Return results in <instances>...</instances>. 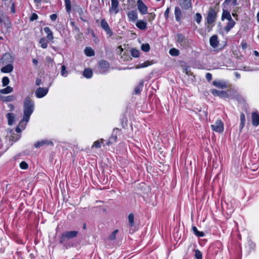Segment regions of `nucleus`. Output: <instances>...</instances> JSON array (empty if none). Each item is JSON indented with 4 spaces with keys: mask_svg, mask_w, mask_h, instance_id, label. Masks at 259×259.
I'll return each instance as SVG.
<instances>
[{
    "mask_svg": "<svg viewBox=\"0 0 259 259\" xmlns=\"http://www.w3.org/2000/svg\"><path fill=\"white\" fill-rule=\"evenodd\" d=\"M34 110V102L29 97H26L23 103V116L24 119L30 118Z\"/></svg>",
    "mask_w": 259,
    "mask_h": 259,
    "instance_id": "f257e3e1",
    "label": "nucleus"
},
{
    "mask_svg": "<svg viewBox=\"0 0 259 259\" xmlns=\"http://www.w3.org/2000/svg\"><path fill=\"white\" fill-rule=\"evenodd\" d=\"M78 233L77 231H66L60 237L59 242L67 248V243L69 239L76 237Z\"/></svg>",
    "mask_w": 259,
    "mask_h": 259,
    "instance_id": "f03ea898",
    "label": "nucleus"
},
{
    "mask_svg": "<svg viewBox=\"0 0 259 259\" xmlns=\"http://www.w3.org/2000/svg\"><path fill=\"white\" fill-rule=\"evenodd\" d=\"M217 17V12L212 8H210L208 12L207 16V23L208 24H211L213 23L216 20Z\"/></svg>",
    "mask_w": 259,
    "mask_h": 259,
    "instance_id": "7ed1b4c3",
    "label": "nucleus"
},
{
    "mask_svg": "<svg viewBox=\"0 0 259 259\" xmlns=\"http://www.w3.org/2000/svg\"><path fill=\"white\" fill-rule=\"evenodd\" d=\"M211 129L217 133H222L224 131V123L221 119L216 120L213 124L211 125Z\"/></svg>",
    "mask_w": 259,
    "mask_h": 259,
    "instance_id": "20e7f679",
    "label": "nucleus"
},
{
    "mask_svg": "<svg viewBox=\"0 0 259 259\" xmlns=\"http://www.w3.org/2000/svg\"><path fill=\"white\" fill-rule=\"evenodd\" d=\"M100 25L101 28L106 32L107 35L109 37L113 35V31L105 19H103L101 20Z\"/></svg>",
    "mask_w": 259,
    "mask_h": 259,
    "instance_id": "39448f33",
    "label": "nucleus"
},
{
    "mask_svg": "<svg viewBox=\"0 0 259 259\" xmlns=\"http://www.w3.org/2000/svg\"><path fill=\"white\" fill-rule=\"evenodd\" d=\"M119 133V130L118 128L113 129L112 133L110 137L109 138L106 144L108 146L115 143L117 139V135Z\"/></svg>",
    "mask_w": 259,
    "mask_h": 259,
    "instance_id": "423d86ee",
    "label": "nucleus"
},
{
    "mask_svg": "<svg viewBox=\"0 0 259 259\" xmlns=\"http://www.w3.org/2000/svg\"><path fill=\"white\" fill-rule=\"evenodd\" d=\"M49 92L48 88L39 87L35 91V95L37 98H41L45 97Z\"/></svg>",
    "mask_w": 259,
    "mask_h": 259,
    "instance_id": "0eeeda50",
    "label": "nucleus"
},
{
    "mask_svg": "<svg viewBox=\"0 0 259 259\" xmlns=\"http://www.w3.org/2000/svg\"><path fill=\"white\" fill-rule=\"evenodd\" d=\"M109 67V64L105 60H102L99 63V73L103 74L105 73Z\"/></svg>",
    "mask_w": 259,
    "mask_h": 259,
    "instance_id": "6e6552de",
    "label": "nucleus"
},
{
    "mask_svg": "<svg viewBox=\"0 0 259 259\" xmlns=\"http://www.w3.org/2000/svg\"><path fill=\"white\" fill-rule=\"evenodd\" d=\"M177 42L183 48H186L188 46V40L186 38L185 36L179 33L177 35Z\"/></svg>",
    "mask_w": 259,
    "mask_h": 259,
    "instance_id": "1a4fd4ad",
    "label": "nucleus"
},
{
    "mask_svg": "<svg viewBox=\"0 0 259 259\" xmlns=\"http://www.w3.org/2000/svg\"><path fill=\"white\" fill-rule=\"evenodd\" d=\"M210 92L214 96H218L223 99L228 98L227 91L211 89Z\"/></svg>",
    "mask_w": 259,
    "mask_h": 259,
    "instance_id": "9d476101",
    "label": "nucleus"
},
{
    "mask_svg": "<svg viewBox=\"0 0 259 259\" xmlns=\"http://www.w3.org/2000/svg\"><path fill=\"white\" fill-rule=\"evenodd\" d=\"M45 145L53 146L54 145V144H53V143L52 141L49 140L44 139V140L36 142L34 144V146L35 147V148H38L40 147H42Z\"/></svg>",
    "mask_w": 259,
    "mask_h": 259,
    "instance_id": "9b49d317",
    "label": "nucleus"
},
{
    "mask_svg": "<svg viewBox=\"0 0 259 259\" xmlns=\"http://www.w3.org/2000/svg\"><path fill=\"white\" fill-rule=\"evenodd\" d=\"M1 60L4 64H12L14 61L13 57L9 53H5L2 57Z\"/></svg>",
    "mask_w": 259,
    "mask_h": 259,
    "instance_id": "f8f14e48",
    "label": "nucleus"
},
{
    "mask_svg": "<svg viewBox=\"0 0 259 259\" xmlns=\"http://www.w3.org/2000/svg\"><path fill=\"white\" fill-rule=\"evenodd\" d=\"M119 2L118 0H111V6L109 9L110 13H113L115 15L119 12Z\"/></svg>",
    "mask_w": 259,
    "mask_h": 259,
    "instance_id": "ddd939ff",
    "label": "nucleus"
},
{
    "mask_svg": "<svg viewBox=\"0 0 259 259\" xmlns=\"http://www.w3.org/2000/svg\"><path fill=\"white\" fill-rule=\"evenodd\" d=\"M255 244L251 239H248L245 245V249L247 252V254H249L255 250Z\"/></svg>",
    "mask_w": 259,
    "mask_h": 259,
    "instance_id": "4468645a",
    "label": "nucleus"
},
{
    "mask_svg": "<svg viewBox=\"0 0 259 259\" xmlns=\"http://www.w3.org/2000/svg\"><path fill=\"white\" fill-rule=\"evenodd\" d=\"M138 9L142 15L147 13V7L141 0H138Z\"/></svg>",
    "mask_w": 259,
    "mask_h": 259,
    "instance_id": "2eb2a0df",
    "label": "nucleus"
},
{
    "mask_svg": "<svg viewBox=\"0 0 259 259\" xmlns=\"http://www.w3.org/2000/svg\"><path fill=\"white\" fill-rule=\"evenodd\" d=\"M180 6L185 10L192 8L191 0H180Z\"/></svg>",
    "mask_w": 259,
    "mask_h": 259,
    "instance_id": "dca6fc26",
    "label": "nucleus"
},
{
    "mask_svg": "<svg viewBox=\"0 0 259 259\" xmlns=\"http://www.w3.org/2000/svg\"><path fill=\"white\" fill-rule=\"evenodd\" d=\"M147 23L146 20H138L136 26L140 30H144L147 28Z\"/></svg>",
    "mask_w": 259,
    "mask_h": 259,
    "instance_id": "f3484780",
    "label": "nucleus"
},
{
    "mask_svg": "<svg viewBox=\"0 0 259 259\" xmlns=\"http://www.w3.org/2000/svg\"><path fill=\"white\" fill-rule=\"evenodd\" d=\"M209 43L212 47L214 48L217 47L219 43L218 36L216 35L212 36L209 39Z\"/></svg>",
    "mask_w": 259,
    "mask_h": 259,
    "instance_id": "a211bd4d",
    "label": "nucleus"
},
{
    "mask_svg": "<svg viewBox=\"0 0 259 259\" xmlns=\"http://www.w3.org/2000/svg\"><path fill=\"white\" fill-rule=\"evenodd\" d=\"M175 15L176 20L177 22H180L182 17V13L181 9L178 7H175Z\"/></svg>",
    "mask_w": 259,
    "mask_h": 259,
    "instance_id": "6ab92c4d",
    "label": "nucleus"
},
{
    "mask_svg": "<svg viewBox=\"0 0 259 259\" xmlns=\"http://www.w3.org/2000/svg\"><path fill=\"white\" fill-rule=\"evenodd\" d=\"M228 21L229 22H228L227 25L224 27V30L227 33L230 31L235 25V22L233 20V19Z\"/></svg>",
    "mask_w": 259,
    "mask_h": 259,
    "instance_id": "aec40b11",
    "label": "nucleus"
},
{
    "mask_svg": "<svg viewBox=\"0 0 259 259\" xmlns=\"http://www.w3.org/2000/svg\"><path fill=\"white\" fill-rule=\"evenodd\" d=\"M252 123L255 126L259 124V114L256 112L252 113Z\"/></svg>",
    "mask_w": 259,
    "mask_h": 259,
    "instance_id": "412c9836",
    "label": "nucleus"
},
{
    "mask_svg": "<svg viewBox=\"0 0 259 259\" xmlns=\"http://www.w3.org/2000/svg\"><path fill=\"white\" fill-rule=\"evenodd\" d=\"M13 65L12 64H7L4 67H2L1 69L2 72L3 73H10L13 70Z\"/></svg>",
    "mask_w": 259,
    "mask_h": 259,
    "instance_id": "4be33fe9",
    "label": "nucleus"
},
{
    "mask_svg": "<svg viewBox=\"0 0 259 259\" xmlns=\"http://www.w3.org/2000/svg\"><path fill=\"white\" fill-rule=\"evenodd\" d=\"M213 84L219 89H224L227 88V84L225 82L220 81H213Z\"/></svg>",
    "mask_w": 259,
    "mask_h": 259,
    "instance_id": "5701e85b",
    "label": "nucleus"
},
{
    "mask_svg": "<svg viewBox=\"0 0 259 259\" xmlns=\"http://www.w3.org/2000/svg\"><path fill=\"white\" fill-rule=\"evenodd\" d=\"M228 98L231 99H234L235 98L238 97V93L233 90H229L227 91Z\"/></svg>",
    "mask_w": 259,
    "mask_h": 259,
    "instance_id": "b1692460",
    "label": "nucleus"
},
{
    "mask_svg": "<svg viewBox=\"0 0 259 259\" xmlns=\"http://www.w3.org/2000/svg\"><path fill=\"white\" fill-rule=\"evenodd\" d=\"M225 19L228 20L232 19V17L230 12L227 10H223L221 20L224 21Z\"/></svg>",
    "mask_w": 259,
    "mask_h": 259,
    "instance_id": "393cba45",
    "label": "nucleus"
},
{
    "mask_svg": "<svg viewBox=\"0 0 259 259\" xmlns=\"http://www.w3.org/2000/svg\"><path fill=\"white\" fill-rule=\"evenodd\" d=\"M143 85H144V81H141L139 82V84L138 85H137L136 87H135V89H134L135 94H136V95L140 94V93L143 89Z\"/></svg>",
    "mask_w": 259,
    "mask_h": 259,
    "instance_id": "a878e982",
    "label": "nucleus"
},
{
    "mask_svg": "<svg viewBox=\"0 0 259 259\" xmlns=\"http://www.w3.org/2000/svg\"><path fill=\"white\" fill-rule=\"evenodd\" d=\"M83 75L87 78H91L93 76L92 70L89 68L84 69L83 72Z\"/></svg>",
    "mask_w": 259,
    "mask_h": 259,
    "instance_id": "bb28decb",
    "label": "nucleus"
},
{
    "mask_svg": "<svg viewBox=\"0 0 259 259\" xmlns=\"http://www.w3.org/2000/svg\"><path fill=\"white\" fill-rule=\"evenodd\" d=\"M127 17L132 21H135L138 18L137 13L134 11H132L128 12Z\"/></svg>",
    "mask_w": 259,
    "mask_h": 259,
    "instance_id": "cd10ccee",
    "label": "nucleus"
},
{
    "mask_svg": "<svg viewBox=\"0 0 259 259\" xmlns=\"http://www.w3.org/2000/svg\"><path fill=\"white\" fill-rule=\"evenodd\" d=\"M9 125H12L15 120V115L13 113H8L6 115Z\"/></svg>",
    "mask_w": 259,
    "mask_h": 259,
    "instance_id": "c85d7f7f",
    "label": "nucleus"
},
{
    "mask_svg": "<svg viewBox=\"0 0 259 259\" xmlns=\"http://www.w3.org/2000/svg\"><path fill=\"white\" fill-rule=\"evenodd\" d=\"M30 118H25L24 119V116H23V118L21 120L20 122L19 123L18 125L22 129L24 130L25 127L27 124V122L29 121Z\"/></svg>",
    "mask_w": 259,
    "mask_h": 259,
    "instance_id": "c756f323",
    "label": "nucleus"
},
{
    "mask_svg": "<svg viewBox=\"0 0 259 259\" xmlns=\"http://www.w3.org/2000/svg\"><path fill=\"white\" fill-rule=\"evenodd\" d=\"M192 231L194 233V234L198 237H202L204 236L205 234L202 231H199L195 226L192 227Z\"/></svg>",
    "mask_w": 259,
    "mask_h": 259,
    "instance_id": "7c9ffc66",
    "label": "nucleus"
},
{
    "mask_svg": "<svg viewBox=\"0 0 259 259\" xmlns=\"http://www.w3.org/2000/svg\"><path fill=\"white\" fill-rule=\"evenodd\" d=\"M152 64H153V63L152 62L149 61H147L143 63H140V64L137 65V66H136L135 67L136 69H140V68L148 67V66L152 65Z\"/></svg>",
    "mask_w": 259,
    "mask_h": 259,
    "instance_id": "2f4dec72",
    "label": "nucleus"
},
{
    "mask_svg": "<svg viewBox=\"0 0 259 259\" xmlns=\"http://www.w3.org/2000/svg\"><path fill=\"white\" fill-rule=\"evenodd\" d=\"M245 116L243 113L240 114V124L239 125L240 130H242L245 125Z\"/></svg>",
    "mask_w": 259,
    "mask_h": 259,
    "instance_id": "473e14b6",
    "label": "nucleus"
},
{
    "mask_svg": "<svg viewBox=\"0 0 259 259\" xmlns=\"http://www.w3.org/2000/svg\"><path fill=\"white\" fill-rule=\"evenodd\" d=\"M84 53L87 56L91 57L95 55V52L91 48L87 47L84 50Z\"/></svg>",
    "mask_w": 259,
    "mask_h": 259,
    "instance_id": "72a5a7b5",
    "label": "nucleus"
},
{
    "mask_svg": "<svg viewBox=\"0 0 259 259\" xmlns=\"http://www.w3.org/2000/svg\"><path fill=\"white\" fill-rule=\"evenodd\" d=\"M13 89L10 86L7 87L6 88L0 90V93L3 94H7L13 92Z\"/></svg>",
    "mask_w": 259,
    "mask_h": 259,
    "instance_id": "f704fd0d",
    "label": "nucleus"
},
{
    "mask_svg": "<svg viewBox=\"0 0 259 259\" xmlns=\"http://www.w3.org/2000/svg\"><path fill=\"white\" fill-rule=\"evenodd\" d=\"M128 224L131 227H132L134 225V215L131 213L128 215Z\"/></svg>",
    "mask_w": 259,
    "mask_h": 259,
    "instance_id": "c9c22d12",
    "label": "nucleus"
},
{
    "mask_svg": "<svg viewBox=\"0 0 259 259\" xmlns=\"http://www.w3.org/2000/svg\"><path fill=\"white\" fill-rule=\"evenodd\" d=\"M39 43L40 44L41 47L43 49H46L48 47V42L46 40L45 37L40 38Z\"/></svg>",
    "mask_w": 259,
    "mask_h": 259,
    "instance_id": "e433bc0d",
    "label": "nucleus"
},
{
    "mask_svg": "<svg viewBox=\"0 0 259 259\" xmlns=\"http://www.w3.org/2000/svg\"><path fill=\"white\" fill-rule=\"evenodd\" d=\"M103 141H104V140L103 139H101L100 140H97V141H95L93 143V145L92 146V149H93V148H100L101 146V143H102Z\"/></svg>",
    "mask_w": 259,
    "mask_h": 259,
    "instance_id": "4c0bfd02",
    "label": "nucleus"
},
{
    "mask_svg": "<svg viewBox=\"0 0 259 259\" xmlns=\"http://www.w3.org/2000/svg\"><path fill=\"white\" fill-rule=\"evenodd\" d=\"M169 53L172 56H178L179 55L180 51L177 49L172 48L170 49Z\"/></svg>",
    "mask_w": 259,
    "mask_h": 259,
    "instance_id": "58836bf2",
    "label": "nucleus"
},
{
    "mask_svg": "<svg viewBox=\"0 0 259 259\" xmlns=\"http://www.w3.org/2000/svg\"><path fill=\"white\" fill-rule=\"evenodd\" d=\"M131 55L133 57H139L140 54V51L136 49H132L131 51Z\"/></svg>",
    "mask_w": 259,
    "mask_h": 259,
    "instance_id": "ea45409f",
    "label": "nucleus"
},
{
    "mask_svg": "<svg viewBox=\"0 0 259 259\" xmlns=\"http://www.w3.org/2000/svg\"><path fill=\"white\" fill-rule=\"evenodd\" d=\"M66 10L68 13H70L71 9V2L70 0H64Z\"/></svg>",
    "mask_w": 259,
    "mask_h": 259,
    "instance_id": "a19ab883",
    "label": "nucleus"
},
{
    "mask_svg": "<svg viewBox=\"0 0 259 259\" xmlns=\"http://www.w3.org/2000/svg\"><path fill=\"white\" fill-rule=\"evenodd\" d=\"M150 49V47L149 44H143L141 46V50L145 52H148Z\"/></svg>",
    "mask_w": 259,
    "mask_h": 259,
    "instance_id": "79ce46f5",
    "label": "nucleus"
},
{
    "mask_svg": "<svg viewBox=\"0 0 259 259\" xmlns=\"http://www.w3.org/2000/svg\"><path fill=\"white\" fill-rule=\"evenodd\" d=\"M195 257L196 259H202V254L201 252L198 249H194Z\"/></svg>",
    "mask_w": 259,
    "mask_h": 259,
    "instance_id": "37998d69",
    "label": "nucleus"
},
{
    "mask_svg": "<svg viewBox=\"0 0 259 259\" xmlns=\"http://www.w3.org/2000/svg\"><path fill=\"white\" fill-rule=\"evenodd\" d=\"M61 75L63 77H66L68 75V71L64 65L61 66Z\"/></svg>",
    "mask_w": 259,
    "mask_h": 259,
    "instance_id": "c03bdc74",
    "label": "nucleus"
},
{
    "mask_svg": "<svg viewBox=\"0 0 259 259\" xmlns=\"http://www.w3.org/2000/svg\"><path fill=\"white\" fill-rule=\"evenodd\" d=\"M9 78L7 76H5L2 78V83L3 87L7 86L9 83Z\"/></svg>",
    "mask_w": 259,
    "mask_h": 259,
    "instance_id": "a18cd8bd",
    "label": "nucleus"
},
{
    "mask_svg": "<svg viewBox=\"0 0 259 259\" xmlns=\"http://www.w3.org/2000/svg\"><path fill=\"white\" fill-rule=\"evenodd\" d=\"M201 19H202L201 15L199 13H197L195 14V20L196 22L198 24H199L201 21Z\"/></svg>",
    "mask_w": 259,
    "mask_h": 259,
    "instance_id": "49530a36",
    "label": "nucleus"
},
{
    "mask_svg": "<svg viewBox=\"0 0 259 259\" xmlns=\"http://www.w3.org/2000/svg\"><path fill=\"white\" fill-rule=\"evenodd\" d=\"M118 232V230H114L112 234L109 236V239L110 240H114L116 239V235Z\"/></svg>",
    "mask_w": 259,
    "mask_h": 259,
    "instance_id": "de8ad7c7",
    "label": "nucleus"
},
{
    "mask_svg": "<svg viewBox=\"0 0 259 259\" xmlns=\"http://www.w3.org/2000/svg\"><path fill=\"white\" fill-rule=\"evenodd\" d=\"M20 167L23 169H26L28 167V165L26 162L22 161L20 163Z\"/></svg>",
    "mask_w": 259,
    "mask_h": 259,
    "instance_id": "09e8293b",
    "label": "nucleus"
},
{
    "mask_svg": "<svg viewBox=\"0 0 259 259\" xmlns=\"http://www.w3.org/2000/svg\"><path fill=\"white\" fill-rule=\"evenodd\" d=\"M155 14L154 13H150L148 15V20L149 21H152L155 19Z\"/></svg>",
    "mask_w": 259,
    "mask_h": 259,
    "instance_id": "8fccbe9b",
    "label": "nucleus"
},
{
    "mask_svg": "<svg viewBox=\"0 0 259 259\" xmlns=\"http://www.w3.org/2000/svg\"><path fill=\"white\" fill-rule=\"evenodd\" d=\"M37 18H38V15L36 13H33L30 18V20L31 21H33L37 19Z\"/></svg>",
    "mask_w": 259,
    "mask_h": 259,
    "instance_id": "3c124183",
    "label": "nucleus"
},
{
    "mask_svg": "<svg viewBox=\"0 0 259 259\" xmlns=\"http://www.w3.org/2000/svg\"><path fill=\"white\" fill-rule=\"evenodd\" d=\"M169 11H170V8L168 7L166 9V10H165V11L164 12V17H165L166 19H167L168 18Z\"/></svg>",
    "mask_w": 259,
    "mask_h": 259,
    "instance_id": "603ef678",
    "label": "nucleus"
},
{
    "mask_svg": "<svg viewBox=\"0 0 259 259\" xmlns=\"http://www.w3.org/2000/svg\"><path fill=\"white\" fill-rule=\"evenodd\" d=\"M205 78L207 81H210L212 79V74L210 73H207L205 74Z\"/></svg>",
    "mask_w": 259,
    "mask_h": 259,
    "instance_id": "864d4df0",
    "label": "nucleus"
},
{
    "mask_svg": "<svg viewBox=\"0 0 259 259\" xmlns=\"http://www.w3.org/2000/svg\"><path fill=\"white\" fill-rule=\"evenodd\" d=\"M44 31L47 34H50L53 32L49 27H45L44 28Z\"/></svg>",
    "mask_w": 259,
    "mask_h": 259,
    "instance_id": "5fc2aeb1",
    "label": "nucleus"
},
{
    "mask_svg": "<svg viewBox=\"0 0 259 259\" xmlns=\"http://www.w3.org/2000/svg\"><path fill=\"white\" fill-rule=\"evenodd\" d=\"M241 45L243 50H245L247 48V44L245 41H242Z\"/></svg>",
    "mask_w": 259,
    "mask_h": 259,
    "instance_id": "6e6d98bb",
    "label": "nucleus"
},
{
    "mask_svg": "<svg viewBox=\"0 0 259 259\" xmlns=\"http://www.w3.org/2000/svg\"><path fill=\"white\" fill-rule=\"evenodd\" d=\"M47 38L49 41H52L54 39L53 32L47 34Z\"/></svg>",
    "mask_w": 259,
    "mask_h": 259,
    "instance_id": "4d7b16f0",
    "label": "nucleus"
},
{
    "mask_svg": "<svg viewBox=\"0 0 259 259\" xmlns=\"http://www.w3.org/2000/svg\"><path fill=\"white\" fill-rule=\"evenodd\" d=\"M50 18L52 21H54L57 19V15L56 14H53L50 16Z\"/></svg>",
    "mask_w": 259,
    "mask_h": 259,
    "instance_id": "13d9d810",
    "label": "nucleus"
},
{
    "mask_svg": "<svg viewBox=\"0 0 259 259\" xmlns=\"http://www.w3.org/2000/svg\"><path fill=\"white\" fill-rule=\"evenodd\" d=\"M13 100V97L11 96H9L6 98V99L5 100V101L7 102H11Z\"/></svg>",
    "mask_w": 259,
    "mask_h": 259,
    "instance_id": "bf43d9fd",
    "label": "nucleus"
},
{
    "mask_svg": "<svg viewBox=\"0 0 259 259\" xmlns=\"http://www.w3.org/2000/svg\"><path fill=\"white\" fill-rule=\"evenodd\" d=\"M234 100H236L238 102H242V101L243 100V99L242 97V96L240 94H238V97L235 98Z\"/></svg>",
    "mask_w": 259,
    "mask_h": 259,
    "instance_id": "052dcab7",
    "label": "nucleus"
},
{
    "mask_svg": "<svg viewBox=\"0 0 259 259\" xmlns=\"http://www.w3.org/2000/svg\"><path fill=\"white\" fill-rule=\"evenodd\" d=\"M42 84V82L40 79L37 78L35 81V84L37 86H39Z\"/></svg>",
    "mask_w": 259,
    "mask_h": 259,
    "instance_id": "680f3d73",
    "label": "nucleus"
},
{
    "mask_svg": "<svg viewBox=\"0 0 259 259\" xmlns=\"http://www.w3.org/2000/svg\"><path fill=\"white\" fill-rule=\"evenodd\" d=\"M73 30L78 33L80 32L79 28L76 26H74V27L73 28Z\"/></svg>",
    "mask_w": 259,
    "mask_h": 259,
    "instance_id": "e2e57ef3",
    "label": "nucleus"
},
{
    "mask_svg": "<svg viewBox=\"0 0 259 259\" xmlns=\"http://www.w3.org/2000/svg\"><path fill=\"white\" fill-rule=\"evenodd\" d=\"M22 129L18 125L16 128V132L18 133H20L21 132V130Z\"/></svg>",
    "mask_w": 259,
    "mask_h": 259,
    "instance_id": "0e129e2a",
    "label": "nucleus"
},
{
    "mask_svg": "<svg viewBox=\"0 0 259 259\" xmlns=\"http://www.w3.org/2000/svg\"><path fill=\"white\" fill-rule=\"evenodd\" d=\"M11 11L14 13L15 12V6H14V4H13L12 6V8L11 9Z\"/></svg>",
    "mask_w": 259,
    "mask_h": 259,
    "instance_id": "69168bd1",
    "label": "nucleus"
},
{
    "mask_svg": "<svg viewBox=\"0 0 259 259\" xmlns=\"http://www.w3.org/2000/svg\"><path fill=\"white\" fill-rule=\"evenodd\" d=\"M32 62L35 65H37V64H38V61L35 59H32Z\"/></svg>",
    "mask_w": 259,
    "mask_h": 259,
    "instance_id": "338daca9",
    "label": "nucleus"
},
{
    "mask_svg": "<svg viewBox=\"0 0 259 259\" xmlns=\"http://www.w3.org/2000/svg\"><path fill=\"white\" fill-rule=\"evenodd\" d=\"M253 54L255 56L259 57V53L257 51H254Z\"/></svg>",
    "mask_w": 259,
    "mask_h": 259,
    "instance_id": "774afa93",
    "label": "nucleus"
}]
</instances>
